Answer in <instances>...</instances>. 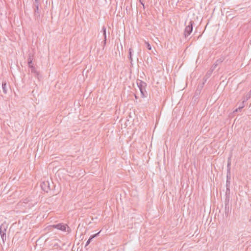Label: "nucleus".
<instances>
[{
    "mask_svg": "<svg viewBox=\"0 0 251 251\" xmlns=\"http://www.w3.org/2000/svg\"><path fill=\"white\" fill-rule=\"evenodd\" d=\"M7 228V225L6 223H3L0 226V234L3 241L6 240V231Z\"/></svg>",
    "mask_w": 251,
    "mask_h": 251,
    "instance_id": "1",
    "label": "nucleus"
},
{
    "mask_svg": "<svg viewBox=\"0 0 251 251\" xmlns=\"http://www.w3.org/2000/svg\"><path fill=\"white\" fill-rule=\"evenodd\" d=\"M194 22L192 21H190L188 25H187L184 31V36L185 38L190 35L193 30V24Z\"/></svg>",
    "mask_w": 251,
    "mask_h": 251,
    "instance_id": "2",
    "label": "nucleus"
},
{
    "mask_svg": "<svg viewBox=\"0 0 251 251\" xmlns=\"http://www.w3.org/2000/svg\"><path fill=\"white\" fill-rule=\"evenodd\" d=\"M137 85L139 88V90L141 92V94L142 97H146L147 95V92L144 89L145 86L146 85V83L143 82L142 81H140V82H137Z\"/></svg>",
    "mask_w": 251,
    "mask_h": 251,
    "instance_id": "3",
    "label": "nucleus"
},
{
    "mask_svg": "<svg viewBox=\"0 0 251 251\" xmlns=\"http://www.w3.org/2000/svg\"><path fill=\"white\" fill-rule=\"evenodd\" d=\"M67 225L62 224H58L53 226L55 228L61 230L62 231H65L67 227Z\"/></svg>",
    "mask_w": 251,
    "mask_h": 251,
    "instance_id": "4",
    "label": "nucleus"
},
{
    "mask_svg": "<svg viewBox=\"0 0 251 251\" xmlns=\"http://www.w3.org/2000/svg\"><path fill=\"white\" fill-rule=\"evenodd\" d=\"M224 59L223 57H221L219 59H217L215 62L213 64V65L211 66V68L215 70V69L220 65L222 62H223Z\"/></svg>",
    "mask_w": 251,
    "mask_h": 251,
    "instance_id": "5",
    "label": "nucleus"
},
{
    "mask_svg": "<svg viewBox=\"0 0 251 251\" xmlns=\"http://www.w3.org/2000/svg\"><path fill=\"white\" fill-rule=\"evenodd\" d=\"M41 186L42 189L44 191L48 192V190L50 189H49V187H50L48 181L43 182V183H42Z\"/></svg>",
    "mask_w": 251,
    "mask_h": 251,
    "instance_id": "6",
    "label": "nucleus"
},
{
    "mask_svg": "<svg viewBox=\"0 0 251 251\" xmlns=\"http://www.w3.org/2000/svg\"><path fill=\"white\" fill-rule=\"evenodd\" d=\"M251 96V90L248 93L246 94L243 98V103H245L246 101H247L249 99H250Z\"/></svg>",
    "mask_w": 251,
    "mask_h": 251,
    "instance_id": "7",
    "label": "nucleus"
},
{
    "mask_svg": "<svg viewBox=\"0 0 251 251\" xmlns=\"http://www.w3.org/2000/svg\"><path fill=\"white\" fill-rule=\"evenodd\" d=\"M214 70V69H213L212 68H211L210 69L207 71V72L206 73V74L205 75L204 77V78L205 79V81H206V79L207 78H208L211 76V75Z\"/></svg>",
    "mask_w": 251,
    "mask_h": 251,
    "instance_id": "8",
    "label": "nucleus"
},
{
    "mask_svg": "<svg viewBox=\"0 0 251 251\" xmlns=\"http://www.w3.org/2000/svg\"><path fill=\"white\" fill-rule=\"evenodd\" d=\"M7 85L5 81H3L2 83V88L3 92L4 94H6L7 92Z\"/></svg>",
    "mask_w": 251,
    "mask_h": 251,
    "instance_id": "9",
    "label": "nucleus"
},
{
    "mask_svg": "<svg viewBox=\"0 0 251 251\" xmlns=\"http://www.w3.org/2000/svg\"><path fill=\"white\" fill-rule=\"evenodd\" d=\"M100 233V232H99L98 233H96V234H94V235H92V236L89 238V239H88V240L87 241L86 244V245H85V246H87V245H88L90 243V242H91V241L92 240V239H93L94 238H95V237L99 235V234Z\"/></svg>",
    "mask_w": 251,
    "mask_h": 251,
    "instance_id": "10",
    "label": "nucleus"
},
{
    "mask_svg": "<svg viewBox=\"0 0 251 251\" xmlns=\"http://www.w3.org/2000/svg\"><path fill=\"white\" fill-rule=\"evenodd\" d=\"M230 165H231V158L229 157L227 160V173L229 174L230 173Z\"/></svg>",
    "mask_w": 251,
    "mask_h": 251,
    "instance_id": "11",
    "label": "nucleus"
},
{
    "mask_svg": "<svg viewBox=\"0 0 251 251\" xmlns=\"http://www.w3.org/2000/svg\"><path fill=\"white\" fill-rule=\"evenodd\" d=\"M33 58L31 57V56L29 55L28 58V64L29 67H32L33 66V62H32Z\"/></svg>",
    "mask_w": 251,
    "mask_h": 251,
    "instance_id": "12",
    "label": "nucleus"
},
{
    "mask_svg": "<svg viewBox=\"0 0 251 251\" xmlns=\"http://www.w3.org/2000/svg\"><path fill=\"white\" fill-rule=\"evenodd\" d=\"M102 30L103 32V35L104 37V40L103 42H104V44L105 45L106 44V27L105 26H103L102 28Z\"/></svg>",
    "mask_w": 251,
    "mask_h": 251,
    "instance_id": "13",
    "label": "nucleus"
},
{
    "mask_svg": "<svg viewBox=\"0 0 251 251\" xmlns=\"http://www.w3.org/2000/svg\"><path fill=\"white\" fill-rule=\"evenodd\" d=\"M230 173L228 174V173H227V175H226V187H228V185H229L230 184ZM228 189V188H227V189Z\"/></svg>",
    "mask_w": 251,
    "mask_h": 251,
    "instance_id": "14",
    "label": "nucleus"
},
{
    "mask_svg": "<svg viewBox=\"0 0 251 251\" xmlns=\"http://www.w3.org/2000/svg\"><path fill=\"white\" fill-rule=\"evenodd\" d=\"M31 68V72L32 73L36 74L37 75H39L38 73L36 71L35 68L34 66H32V67H30Z\"/></svg>",
    "mask_w": 251,
    "mask_h": 251,
    "instance_id": "15",
    "label": "nucleus"
},
{
    "mask_svg": "<svg viewBox=\"0 0 251 251\" xmlns=\"http://www.w3.org/2000/svg\"><path fill=\"white\" fill-rule=\"evenodd\" d=\"M133 51V50L131 48H130L129 50V59L130 60V61L132 62V52Z\"/></svg>",
    "mask_w": 251,
    "mask_h": 251,
    "instance_id": "16",
    "label": "nucleus"
},
{
    "mask_svg": "<svg viewBox=\"0 0 251 251\" xmlns=\"http://www.w3.org/2000/svg\"><path fill=\"white\" fill-rule=\"evenodd\" d=\"M244 106H245V104H244V103H243V101H242V105H240V106H239L238 108H237L235 110V112H237L238 110H240L242 109Z\"/></svg>",
    "mask_w": 251,
    "mask_h": 251,
    "instance_id": "17",
    "label": "nucleus"
},
{
    "mask_svg": "<svg viewBox=\"0 0 251 251\" xmlns=\"http://www.w3.org/2000/svg\"><path fill=\"white\" fill-rule=\"evenodd\" d=\"M145 44L147 46V48H148V49L149 50H151V45L149 44V43L147 42V41H145Z\"/></svg>",
    "mask_w": 251,
    "mask_h": 251,
    "instance_id": "18",
    "label": "nucleus"
},
{
    "mask_svg": "<svg viewBox=\"0 0 251 251\" xmlns=\"http://www.w3.org/2000/svg\"><path fill=\"white\" fill-rule=\"evenodd\" d=\"M35 9V13H38L39 11V3L37 4H34Z\"/></svg>",
    "mask_w": 251,
    "mask_h": 251,
    "instance_id": "19",
    "label": "nucleus"
},
{
    "mask_svg": "<svg viewBox=\"0 0 251 251\" xmlns=\"http://www.w3.org/2000/svg\"><path fill=\"white\" fill-rule=\"evenodd\" d=\"M39 3V0H35V4Z\"/></svg>",
    "mask_w": 251,
    "mask_h": 251,
    "instance_id": "20",
    "label": "nucleus"
},
{
    "mask_svg": "<svg viewBox=\"0 0 251 251\" xmlns=\"http://www.w3.org/2000/svg\"><path fill=\"white\" fill-rule=\"evenodd\" d=\"M141 4H142L143 6H144V4L142 2H141Z\"/></svg>",
    "mask_w": 251,
    "mask_h": 251,
    "instance_id": "21",
    "label": "nucleus"
}]
</instances>
